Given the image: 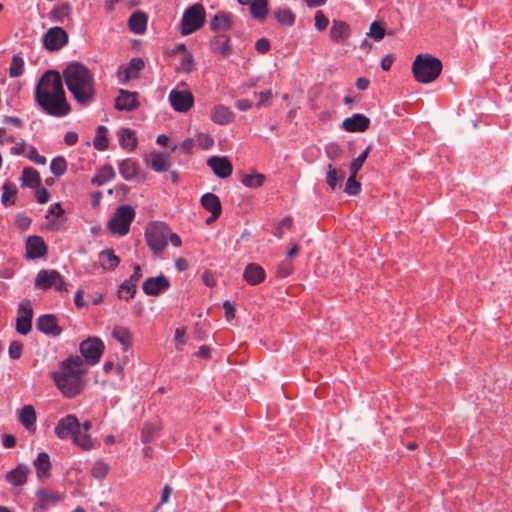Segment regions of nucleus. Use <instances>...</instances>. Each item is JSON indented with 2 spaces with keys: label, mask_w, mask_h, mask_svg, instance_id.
<instances>
[{
  "label": "nucleus",
  "mask_w": 512,
  "mask_h": 512,
  "mask_svg": "<svg viewBox=\"0 0 512 512\" xmlns=\"http://www.w3.org/2000/svg\"><path fill=\"white\" fill-rule=\"evenodd\" d=\"M24 60L19 54H14L9 67V75L12 78H17L24 73Z\"/></svg>",
  "instance_id": "nucleus-47"
},
{
  "label": "nucleus",
  "mask_w": 512,
  "mask_h": 512,
  "mask_svg": "<svg viewBox=\"0 0 512 512\" xmlns=\"http://www.w3.org/2000/svg\"><path fill=\"white\" fill-rule=\"evenodd\" d=\"M94 148L98 151H104L108 148V129L103 125H99L96 129V135L93 140Z\"/></svg>",
  "instance_id": "nucleus-41"
},
{
  "label": "nucleus",
  "mask_w": 512,
  "mask_h": 512,
  "mask_svg": "<svg viewBox=\"0 0 512 512\" xmlns=\"http://www.w3.org/2000/svg\"><path fill=\"white\" fill-rule=\"evenodd\" d=\"M293 225V219L289 216L283 218L274 229V236L281 239L284 236V229H291Z\"/></svg>",
  "instance_id": "nucleus-56"
},
{
  "label": "nucleus",
  "mask_w": 512,
  "mask_h": 512,
  "mask_svg": "<svg viewBox=\"0 0 512 512\" xmlns=\"http://www.w3.org/2000/svg\"><path fill=\"white\" fill-rule=\"evenodd\" d=\"M61 76L78 104L88 105L94 101L96 95L95 80L93 73L87 66L77 61L70 62L63 69Z\"/></svg>",
  "instance_id": "nucleus-3"
},
{
  "label": "nucleus",
  "mask_w": 512,
  "mask_h": 512,
  "mask_svg": "<svg viewBox=\"0 0 512 512\" xmlns=\"http://www.w3.org/2000/svg\"><path fill=\"white\" fill-rule=\"evenodd\" d=\"M110 467L102 460L96 461L92 466V476L96 479H103L107 476Z\"/></svg>",
  "instance_id": "nucleus-52"
},
{
  "label": "nucleus",
  "mask_w": 512,
  "mask_h": 512,
  "mask_svg": "<svg viewBox=\"0 0 512 512\" xmlns=\"http://www.w3.org/2000/svg\"><path fill=\"white\" fill-rule=\"evenodd\" d=\"M440 59L430 54H419L412 63V72L419 83H431L436 80L442 71Z\"/></svg>",
  "instance_id": "nucleus-4"
},
{
  "label": "nucleus",
  "mask_w": 512,
  "mask_h": 512,
  "mask_svg": "<svg viewBox=\"0 0 512 512\" xmlns=\"http://www.w3.org/2000/svg\"><path fill=\"white\" fill-rule=\"evenodd\" d=\"M202 207L210 213H222V205L219 197L213 193H205L200 199Z\"/></svg>",
  "instance_id": "nucleus-37"
},
{
  "label": "nucleus",
  "mask_w": 512,
  "mask_h": 512,
  "mask_svg": "<svg viewBox=\"0 0 512 512\" xmlns=\"http://www.w3.org/2000/svg\"><path fill=\"white\" fill-rule=\"evenodd\" d=\"M170 287L169 280L164 275L158 277L147 278L142 285V289L146 295L158 296Z\"/></svg>",
  "instance_id": "nucleus-16"
},
{
  "label": "nucleus",
  "mask_w": 512,
  "mask_h": 512,
  "mask_svg": "<svg viewBox=\"0 0 512 512\" xmlns=\"http://www.w3.org/2000/svg\"><path fill=\"white\" fill-rule=\"evenodd\" d=\"M68 33L61 27H52L43 36V45L48 51H58L68 43Z\"/></svg>",
  "instance_id": "nucleus-9"
},
{
  "label": "nucleus",
  "mask_w": 512,
  "mask_h": 512,
  "mask_svg": "<svg viewBox=\"0 0 512 512\" xmlns=\"http://www.w3.org/2000/svg\"><path fill=\"white\" fill-rule=\"evenodd\" d=\"M29 472L28 466L20 463L14 469L6 473L5 479L13 486H22L27 482Z\"/></svg>",
  "instance_id": "nucleus-25"
},
{
  "label": "nucleus",
  "mask_w": 512,
  "mask_h": 512,
  "mask_svg": "<svg viewBox=\"0 0 512 512\" xmlns=\"http://www.w3.org/2000/svg\"><path fill=\"white\" fill-rule=\"evenodd\" d=\"M72 440L75 445H77L84 451H89L94 446L91 436L87 433H82L80 431V428L78 429V431H76V433H74Z\"/></svg>",
  "instance_id": "nucleus-43"
},
{
  "label": "nucleus",
  "mask_w": 512,
  "mask_h": 512,
  "mask_svg": "<svg viewBox=\"0 0 512 512\" xmlns=\"http://www.w3.org/2000/svg\"><path fill=\"white\" fill-rule=\"evenodd\" d=\"M135 218V210L130 205L119 206L108 222V229L113 234L125 236L129 233L130 225Z\"/></svg>",
  "instance_id": "nucleus-7"
},
{
  "label": "nucleus",
  "mask_w": 512,
  "mask_h": 512,
  "mask_svg": "<svg viewBox=\"0 0 512 512\" xmlns=\"http://www.w3.org/2000/svg\"><path fill=\"white\" fill-rule=\"evenodd\" d=\"M275 19L282 25L292 26L295 23V14L291 9H279L274 13Z\"/></svg>",
  "instance_id": "nucleus-46"
},
{
  "label": "nucleus",
  "mask_w": 512,
  "mask_h": 512,
  "mask_svg": "<svg viewBox=\"0 0 512 512\" xmlns=\"http://www.w3.org/2000/svg\"><path fill=\"white\" fill-rule=\"evenodd\" d=\"M265 175L261 173L256 174H244L241 177V183L249 188L261 187L265 182Z\"/></svg>",
  "instance_id": "nucleus-45"
},
{
  "label": "nucleus",
  "mask_w": 512,
  "mask_h": 512,
  "mask_svg": "<svg viewBox=\"0 0 512 512\" xmlns=\"http://www.w3.org/2000/svg\"><path fill=\"white\" fill-rule=\"evenodd\" d=\"M58 271L55 269H42L40 270L35 278L34 286L36 289L49 290L55 284V278Z\"/></svg>",
  "instance_id": "nucleus-23"
},
{
  "label": "nucleus",
  "mask_w": 512,
  "mask_h": 512,
  "mask_svg": "<svg viewBox=\"0 0 512 512\" xmlns=\"http://www.w3.org/2000/svg\"><path fill=\"white\" fill-rule=\"evenodd\" d=\"M35 189H36L35 196H36L38 203H40V204L47 203L50 199V192L45 187H42L41 185L36 187Z\"/></svg>",
  "instance_id": "nucleus-62"
},
{
  "label": "nucleus",
  "mask_w": 512,
  "mask_h": 512,
  "mask_svg": "<svg viewBox=\"0 0 512 512\" xmlns=\"http://www.w3.org/2000/svg\"><path fill=\"white\" fill-rule=\"evenodd\" d=\"M266 273L263 267L257 263L248 264L243 272L244 280L250 285H258L265 280Z\"/></svg>",
  "instance_id": "nucleus-22"
},
{
  "label": "nucleus",
  "mask_w": 512,
  "mask_h": 512,
  "mask_svg": "<svg viewBox=\"0 0 512 512\" xmlns=\"http://www.w3.org/2000/svg\"><path fill=\"white\" fill-rule=\"evenodd\" d=\"M293 271V266H292V263L290 261H283L279 266H278V269H277V274L280 276V277H287L289 276Z\"/></svg>",
  "instance_id": "nucleus-64"
},
{
  "label": "nucleus",
  "mask_w": 512,
  "mask_h": 512,
  "mask_svg": "<svg viewBox=\"0 0 512 512\" xmlns=\"http://www.w3.org/2000/svg\"><path fill=\"white\" fill-rule=\"evenodd\" d=\"M194 57L191 52H187L186 54L181 56L180 66L177 71H182L185 73H190L194 69Z\"/></svg>",
  "instance_id": "nucleus-53"
},
{
  "label": "nucleus",
  "mask_w": 512,
  "mask_h": 512,
  "mask_svg": "<svg viewBox=\"0 0 512 512\" xmlns=\"http://www.w3.org/2000/svg\"><path fill=\"white\" fill-rule=\"evenodd\" d=\"M104 349L105 345L103 341L96 337H89L82 341L79 346L81 355L85 359L86 363L91 366L99 362Z\"/></svg>",
  "instance_id": "nucleus-8"
},
{
  "label": "nucleus",
  "mask_w": 512,
  "mask_h": 512,
  "mask_svg": "<svg viewBox=\"0 0 512 512\" xmlns=\"http://www.w3.org/2000/svg\"><path fill=\"white\" fill-rule=\"evenodd\" d=\"M118 168L120 175L127 181L134 179L138 174L137 162L131 158L122 160Z\"/></svg>",
  "instance_id": "nucleus-34"
},
{
  "label": "nucleus",
  "mask_w": 512,
  "mask_h": 512,
  "mask_svg": "<svg viewBox=\"0 0 512 512\" xmlns=\"http://www.w3.org/2000/svg\"><path fill=\"white\" fill-rule=\"evenodd\" d=\"M207 165L219 178L225 179L232 174L233 167L227 157L213 156L208 159Z\"/></svg>",
  "instance_id": "nucleus-19"
},
{
  "label": "nucleus",
  "mask_w": 512,
  "mask_h": 512,
  "mask_svg": "<svg viewBox=\"0 0 512 512\" xmlns=\"http://www.w3.org/2000/svg\"><path fill=\"white\" fill-rule=\"evenodd\" d=\"M169 101L175 111L185 113L193 107L194 96L190 91L173 89L169 93Z\"/></svg>",
  "instance_id": "nucleus-10"
},
{
  "label": "nucleus",
  "mask_w": 512,
  "mask_h": 512,
  "mask_svg": "<svg viewBox=\"0 0 512 512\" xmlns=\"http://www.w3.org/2000/svg\"><path fill=\"white\" fill-rule=\"evenodd\" d=\"M26 258L38 259L47 255V245L41 236H29L25 243Z\"/></svg>",
  "instance_id": "nucleus-15"
},
{
  "label": "nucleus",
  "mask_w": 512,
  "mask_h": 512,
  "mask_svg": "<svg viewBox=\"0 0 512 512\" xmlns=\"http://www.w3.org/2000/svg\"><path fill=\"white\" fill-rule=\"evenodd\" d=\"M314 20H315V28L322 32L324 30H326V28L328 27L329 25V19L328 17L323 13V11L321 10H318L316 13H315V17H314Z\"/></svg>",
  "instance_id": "nucleus-57"
},
{
  "label": "nucleus",
  "mask_w": 512,
  "mask_h": 512,
  "mask_svg": "<svg viewBox=\"0 0 512 512\" xmlns=\"http://www.w3.org/2000/svg\"><path fill=\"white\" fill-rule=\"evenodd\" d=\"M31 223L32 219L25 213H18L15 217V226L21 231L29 229Z\"/></svg>",
  "instance_id": "nucleus-59"
},
{
  "label": "nucleus",
  "mask_w": 512,
  "mask_h": 512,
  "mask_svg": "<svg viewBox=\"0 0 512 512\" xmlns=\"http://www.w3.org/2000/svg\"><path fill=\"white\" fill-rule=\"evenodd\" d=\"M100 265L104 270H114L120 263V258L112 249H106L99 254Z\"/></svg>",
  "instance_id": "nucleus-36"
},
{
  "label": "nucleus",
  "mask_w": 512,
  "mask_h": 512,
  "mask_svg": "<svg viewBox=\"0 0 512 512\" xmlns=\"http://www.w3.org/2000/svg\"><path fill=\"white\" fill-rule=\"evenodd\" d=\"M34 99L42 111L50 116L61 118L71 112L62 76L57 70H47L42 74L35 87Z\"/></svg>",
  "instance_id": "nucleus-1"
},
{
  "label": "nucleus",
  "mask_w": 512,
  "mask_h": 512,
  "mask_svg": "<svg viewBox=\"0 0 512 512\" xmlns=\"http://www.w3.org/2000/svg\"><path fill=\"white\" fill-rule=\"evenodd\" d=\"M169 226L165 222L152 221L145 230L147 246L159 256L168 245Z\"/></svg>",
  "instance_id": "nucleus-5"
},
{
  "label": "nucleus",
  "mask_w": 512,
  "mask_h": 512,
  "mask_svg": "<svg viewBox=\"0 0 512 512\" xmlns=\"http://www.w3.org/2000/svg\"><path fill=\"white\" fill-rule=\"evenodd\" d=\"M144 66V61L139 57L132 58L127 65H121L117 71L119 82L126 84L131 79H137Z\"/></svg>",
  "instance_id": "nucleus-13"
},
{
  "label": "nucleus",
  "mask_w": 512,
  "mask_h": 512,
  "mask_svg": "<svg viewBox=\"0 0 512 512\" xmlns=\"http://www.w3.org/2000/svg\"><path fill=\"white\" fill-rule=\"evenodd\" d=\"M33 464L36 470V475L39 479L49 476L51 462L50 457L46 452L39 453Z\"/></svg>",
  "instance_id": "nucleus-33"
},
{
  "label": "nucleus",
  "mask_w": 512,
  "mask_h": 512,
  "mask_svg": "<svg viewBox=\"0 0 512 512\" xmlns=\"http://www.w3.org/2000/svg\"><path fill=\"white\" fill-rule=\"evenodd\" d=\"M372 150V146L371 145H368L363 151L362 153L354 158L350 165H349V171H350V174L352 175H357L358 172L361 170L363 164L365 163V161L367 160L368 156H369V153L370 151Z\"/></svg>",
  "instance_id": "nucleus-44"
},
{
  "label": "nucleus",
  "mask_w": 512,
  "mask_h": 512,
  "mask_svg": "<svg viewBox=\"0 0 512 512\" xmlns=\"http://www.w3.org/2000/svg\"><path fill=\"white\" fill-rule=\"evenodd\" d=\"M147 21L148 17L144 12L135 11L129 17L128 27L135 34H143L147 28Z\"/></svg>",
  "instance_id": "nucleus-30"
},
{
  "label": "nucleus",
  "mask_w": 512,
  "mask_h": 512,
  "mask_svg": "<svg viewBox=\"0 0 512 512\" xmlns=\"http://www.w3.org/2000/svg\"><path fill=\"white\" fill-rule=\"evenodd\" d=\"M345 176L344 170L335 168L332 164L327 166L326 183L332 191L342 185Z\"/></svg>",
  "instance_id": "nucleus-31"
},
{
  "label": "nucleus",
  "mask_w": 512,
  "mask_h": 512,
  "mask_svg": "<svg viewBox=\"0 0 512 512\" xmlns=\"http://www.w3.org/2000/svg\"><path fill=\"white\" fill-rule=\"evenodd\" d=\"M52 288H54L56 291L61 292V293L69 291V285L64 280V278L62 277V275L60 274L59 271H58L57 276L55 278V284L53 285Z\"/></svg>",
  "instance_id": "nucleus-63"
},
{
  "label": "nucleus",
  "mask_w": 512,
  "mask_h": 512,
  "mask_svg": "<svg viewBox=\"0 0 512 512\" xmlns=\"http://www.w3.org/2000/svg\"><path fill=\"white\" fill-rule=\"evenodd\" d=\"M206 22V11L202 4L196 3L185 9L179 23L182 36H188L201 29Z\"/></svg>",
  "instance_id": "nucleus-6"
},
{
  "label": "nucleus",
  "mask_w": 512,
  "mask_h": 512,
  "mask_svg": "<svg viewBox=\"0 0 512 512\" xmlns=\"http://www.w3.org/2000/svg\"><path fill=\"white\" fill-rule=\"evenodd\" d=\"M18 317L27 318V319L32 320L33 310H32L31 304L29 302H24L19 305Z\"/></svg>",
  "instance_id": "nucleus-61"
},
{
  "label": "nucleus",
  "mask_w": 512,
  "mask_h": 512,
  "mask_svg": "<svg viewBox=\"0 0 512 512\" xmlns=\"http://www.w3.org/2000/svg\"><path fill=\"white\" fill-rule=\"evenodd\" d=\"M195 143L203 150H209L214 146V139L208 133L197 132Z\"/></svg>",
  "instance_id": "nucleus-50"
},
{
  "label": "nucleus",
  "mask_w": 512,
  "mask_h": 512,
  "mask_svg": "<svg viewBox=\"0 0 512 512\" xmlns=\"http://www.w3.org/2000/svg\"><path fill=\"white\" fill-rule=\"evenodd\" d=\"M25 156L29 160H31L32 162H34L35 164H38V165H45L46 161H47L46 157L43 155H40L38 153L37 149L32 145H29L27 147Z\"/></svg>",
  "instance_id": "nucleus-55"
},
{
  "label": "nucleus",
  "mask_w": 512,
  "mask_h": 512,
  "mask_svg": "<svg viewBox=\"0 0 512 512\" xmlns=\"http://www.w3.org/2000/svg\"><path fill=\"white\" fill-rule=\"evenodd\" d=\"M139 107L138 93L120 89L115 99V108L119 111H134Z\"/></svg>",
  "instance_id": "nucleus-17"
},
{
  "label": "nucleus",
  "mask_w": 512,
  "mask_h": 512,
  "mask_svg": "<svg viewBox=\"0 0 512 512\" xmlns=\"http://www.w3.org/2000/svg\"><path fill=\"white\" fill-rule=\"evenodd\" d=\"M50 170L56 177L64 175L67 171V162L64 157L58 156L52 159L50 163Z\"/></svg>",
  "instance_id": "nucleus-48"
},
{
  "label": "nucleus",
  "mask_w": 512,
  "mask_h": 512,
  "mask_svg": "<svg viewBox=\"0 0 512 512\" xmlns=\"http://www.w3.org/2000/svg\"><path fill=\"white\" fill-rule=\"evenodd\" d=\"M86 373L82 358L71 355L60 362L59 369L52 371L50 378L63 397L72 399L84 390Z\"/></svg>",
  "instance_id": "nucleus-2"
},
{
  "label": "nucleus",
  "mask_w": 512,
  "mask_h": 512,
  "mask_svg": "<svg viewBox=\"0 0 512 512\" xmlns=\"http://www.w3.org/2000/svg\"><path fill=\"white\" fill-rule=\"evenodd\" d=\"M21 186L36 188L41 185L40 175L37 170L32 167H25L22 171Z\"/></svg>",
  "instance_id": "nucleus-39"
},
{
  "label": "nucleus",
  "mask_w": 512,
  "mask_h": 512,
  "mask_svg": "<svg viewBox=\"0 0 512 512\" xmlns=\"http://www.w3.org/2000/svg\"><path fill=\"white\" fill-rule=\"evenodd\" d=\"M350 36V26L341 20H333L330 29V39L334 43L348 39Z\"/></svg>",
  "instance_id": "nucleus-28"
},
{
  "label": "nucleus",
  "mask_w": 512,
  "mask_h": 512,
  "mask_svg": "<svg viewBox=\"0 0 512 512\" xmlns=\"http://www.w3.org/2000/svg\"><path fill=\"white\" fill-rule=\"evenodd\" d=\"M71 6L69 3H61L53 7L49 13V19L56 23H64L70 17Z\"/></svg>",
  "instance_id": "nucleus-35"
},
{
  "label": "nucleus",
  "mask_w": 512,
  "mask_h": 512,
  "mask_svg": "<svg viewBox=\"0 0 512 512\" xmlns=\"http://www.w3.org/2000/svg\"><path fill=\"white\" fill-rule=\"evenodd\" d=\"M150 166L156 172H166L169 168V155L163 153L151 154Z\"/></svg>",
  "instance_id": "nucleus-42"
},
{
  "label": "nucleus",
  "mask_w": 512,
  "mask_h": 512,
  "mask_svg": "<svg viewBox=\"0 0 512 512\" xmlns=\"http://www.w3.org/2000/svg\"><path fill=\"white\" fill-rule=\"evenodd\" d=\"M36 326L39 331L47 335L59 336L62 333V328L58 324V319L53 314H44L38 317Z\"/></svg>",
  "instance_id": "nucleus-18"
},
{
  "label": "nucleus",
  "mask_w": 512,
  "mask_h": 512,
  "mask_svg": "<svg viewBox=\"0 0 512 512\" xmlns=\"http://www.w3.org/2000/svg\"><path fill=\"white\" fill-rule=\"evenodd\" d=\"M116 176L115 170L111 164L101 166L95 176L91 179V184L102 186L107 182L113 180Z\"/></svg>",
  "instance_id": "nucleus-32"
},
{
  "label": "nucleus",
  "mask_w": 512,
  "mask_h": 512,
  "mask_svg": "<svg viewBox=\"0 0 512 512\" xmlns=\"http://www.w3.org/2000/svg\"><path fill=\"white\" fill-rule=\"evenodd\" d=\"M142 277V269L141 266L135 264L133 267L132 275L125 280L119 287L118 294L120 299H124L125 301H129L134 297L137 291V285L139 280Z\"/></svg>",
  "instance_id": "nucleus-11"
},
{
  "label": "nucleus",
  "mask_w": 512,
  "mask_h": 512,
  "mask_svg": "<svg viewBox=\"0 0 512 512\" xmlns=\"http://www.w3.org/2000/svg\"><path fill=\"white\" fill-rule=\"evenodd\" d=\"M2 189V203L5 206L14 205L17 189L10 183H5Z\"/></svg>",
  "instance_id": "nucleus-49"
},
{
  "label": "nucleus",
  "mask_w": 512,
  "mask_h": 512,
  "mask_svg": "<svg viewBox=\"0 0 512 512\" xmlns=\"http://www.w3.org/2000/svg\"><path fill=\"white\" fill-rule=\"evenodd\" d=\"M32 328V320L27 318L17 317L16 331L22 335H27Z\"/></svg>",
  "instance_id": "nucleus-58"
},
{
  "label": "nucleus",
  "mask_w": 512,
  "mask_h": 512,
  "mask_svg": "<svg viewBox=\"0 0 512 512\" xmlns=\"http://www.w3.org/2000/svg\"><path fill=\"white\" fill-rule=\"evenodd\" d=\"M119 143L122 148L134 150L137 146V139L134 132L129 128H122L118 131Z\"/></svg>",
  "instance_id": "nucleus-40"
},
{
  "label": "nucleus",
  "mask_w": 512,
  "mask_h": 512,
  "mask_svg": "<svg viewBox=\"0 0 512 512\" xmlns=\"http://www.w3.org/2000/svg\"><path fill=\"white\" fill-rule=\"evenodd\" d=\"M79 428L80 423L77 417L73 414H68L57 422L54 432L59 439L64 440L69 436L73 437Z\"/></svg>",
  "instance_id": "nucleus-14"
},
{
  "label": "nucleus",
  "mask_w": 512,
  "mask_h": 512,
  "mask_svg": "<svg viewBox=\"0 0 512 512\" xmlns=\"http://www.w3.org/2000/svg\"><path fill=\"white\" fill-rule=\"evenodd\" d=\"M357 175L350 174L344 188L348 195L355 196L361 192V183L356 179Z\"/></svg>",
  "instance_id": "nucleus-51"
},
{
  "label": "nucleus",
  "mask_w": 512,
  "mask_h": 512,
  "mask_svg": "<svg viewBox=\"0 0 512 512\" xmlns=\"http://www.w3.org/2000/svg\"><path fill=\"white\" fill-rule=\"evenodd\" d=\"M112 337L121 344L124 352L128 351L133 344V338L127 327L116 325L111 333Z\"/></svg>",
  "instance_id": "nucleus-29"
},
{
  "label": "nucleus",
  "mask_w": 512,
  "mask_h": 512,
  "mask_svg": "<svg viewBox=\"0 0 512 512\" xmlns=\"http://www.w3.org/2000/svg\"><path fill=\"white\" fill-rule=\"evenodd\" d=\"M230 37L225 33H220L215 35L210 40V49L213 53L221 55L223 57H228L230 55Z\"/></svg>",
  "instance_id": "nucleus-24"
},
{
  "label": "nucleus",
  "mask_w": 512,
  "mask_h": 512,
  "mask_svg": "<svg viewBox=\"0 0 512 512\" xmlns=\"http://www.w3.org/2000/svg\"><path fill=\"white\" fill-rule=\"evenodd\" d=\"M370 119L364 114L356 113L343 121V128L348 132H364L369 128Z\"/></svg>",
  "instance_id": "nucleus-20"
},
{
  "label": "nucleus",
  "mask_w": 512,
  "mask_h": 512,
  "mask_svg": "<svg viewBox=\"0 0 512 512\" xmlns=\"http://www.w3.org/2000/svg\"><path fill=\"white\" fill-rule=\"evenodd\" d=\"M210 30L213 32H226L232 28V16L229 13L218 12L209 22Z\"/></svg>",
  "instance_id": "nucleus-27"
},
{
  "label": "nucleus",
  "mask_w": 512,
  "mask_h": 512,
  "mask_svg": "<svg viewBox=\"0 0 512 512\" xmlns=\"http://www.w3.org/2000/svg\"><path fill=\"white\" fill-rule=\"evenodd\" d=\"M210 118L218 125H227L234 121L235 114L229 107L223 104H218L212 108Z\"/></svg>",
  "instance_id": "nucleus-21"
},
{
  "label": "nucleus",
  "mask_w": 512,
  "mask_h": 512,
  "mask_svg": "<svg viewBox=\"0 0 512 512\" xmlns=\"http://www.w3.org/2000/svg\"><path fill=\"white\" fill-rule=\"evenodd\" d=\"M249 6L250 13L254 19L262 22L267 18L269 12L267 0H254Z\"/></svg>",
  "instance_id": "nucleus-38"
},
{
  "label": "nucleus",
  "mask_w": 512,
  "mask_h": 512,
  "mask_svg": "<svg viewBox=\"0 0 512 512\" xmlns=\"http://www.w3.org/2000/svg\"><path fill=\"white\" fill-rule=\"evenodd\" d=\"M368 36L373 38L375 41L382 40L384 38V36H385V26H384V24L381 23V22H378V21H374L370 25V30H369Z\"/></svg>",
  "instance_id": "nucleus-54"
},
{
  "label": "nucleus",
  "mask_w": 512,
  "mask_h": 512,
  "mask_svg": "<svg viewBox=\"0 0 512 512\" xmlns=\"http://www.w3.org/2000/svg\"><path fill=\"white\" fill-rule=\"evenodd\" d=\"M23 351V344L19 341H12L9 346V357L17 360L21 357Z\"/></svg>",
  "instance_id": "nucleus-60"
},
{
  "label": "nucleus",
  "mask_w": 512,
  "mask_h": 512,
  "mask_svg": "<svg viewBox=\"0 0 512 512\" xmlns=\"http://www.w3.org/2000/svg\"><path fill=\"white\" fill-rule=\"evenodd\" d=\"M18 420L28 431H35L36 411L32 405H24L18 410Z\"/></svg>",
  "instance_id": "nucleus-26"
},
{
  "label": "nucleus",
  "mask_w": 512,
  "mask_h": 512,
  "mask_svg": "<svg viewBox=\"0 0 512 512\" xmlns=\"http://www.w3.org/2000/svg\"><path fill=\"white\" fill-rule=\"evenodd\" d=\"M37 501L33 506V512H46L50 506L56 505L62 500L61 494L50 491L46 488L38 489L36 492Z\"/></svg>",
  "instance_id": "nucleus-12"
}]
</instances>
